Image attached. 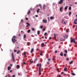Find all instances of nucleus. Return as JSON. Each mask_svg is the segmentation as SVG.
<instances>
[{
    "instance_id": "nucleus-1",
    "label": "nucleus",
    "mask_w": 77,
    "mask_h": 77,
    "mask_svg": "<svg viewBox=\"0 0 77 77\" xmlns=\"http://www.w3.org/2000/svg\"><path fill=\"white\" fill-rule=\"evenodd\" d=\"M39 75H41V70H42L43 71V69H41V64H40L39 65Z\"/></svg>"
},
{
    "instance_id": "nucleus-2",
    "label": "nucleus",
    "mask_w": 77,
    "mask_h": 77,
    "mask_svg": "<svg viewBox=\"0 0 77 77\" xmlns=\"http://www.w3.org/2000/svg\"><path fill=\"white\" fill-rule=\"evenodd\" d=\"M15 38H16V36L14 35L13 36V38H12L11 41L12 42H13V44H14V43L17 41V40H15Z\"/></svg>"
},
{
    "instance_id": "nucleus-3",
    "label": "nucleus",
    "mask_w": 77,
    "mask_h": 77,
    "mask_svg": "<svg viewBox=\"0 0 77 77\" xmlns=\"http://www.w3.org/2000/svg\"><path fill=\"white\" fill-rule=\"evenodd\" d=\"M70 42L71 43L73 42V43H75V44H76V42H75V39L74 38L71 39L70 40Z\"/></svg>"
},
{
    "instance_id": "nucleus-4",
    "label": "nucleus",
    "mask_w": 77,
    "mask_h": 77,
    "mask_svg": "<svg viewBox=\"0 0 77 77\" xmlns=\"http://www.w3.org/2000/svg\"><path fill=\"white\" fill-rule=\"evenodd\" d=\"M12 56V59L13 62H14L15 61V59H14V54L13 53H11Z\"/></svg>"
},
{
    "instance_id": "nucleus-5",
    "label": "nucleus",
    "mask_w": 77,
    "mask_h": 77,
    "mask_svg": "<svg viewBox=\"0 0 77 77\" xmlns=\"http://www.w3.org/2000/svg\"><path fill=\"white\" fill-rule=\"evenodd\" d=\"M64 0H60L58 3L59 4H62V3H63V2Z\"/></svg>"
},
{
    "instance_id": "nucleus-6",
    "label": "nucleus",
    "mask_w": 77,
    "mask_h": 77,
    "mask_svg": "<svg viewBox=\"0 0 77 77\" xmlns=\"http://www.w3.org/2000/svg\"><path fill=\"white\" fill-rule=\"evenodd\" d=\"M43 23H47V20H45V19H44L42 20Z\"/></svg>"
},
{
    "instance_id": "nucleus-7",
    "label": "nucleus",
    "mask_w": 77,
    "mask_h": 77,
    "mask_svg": "<svg viewBox=\"0 0 77 77\" xmlns=\"http://www.w3.org/2000/svg\"><path fill=\"white\" fill-rule=\"evenodd\" d=\"M26 24L27 25L26 26V27H28L30 26V24L28 23V22L26 23Z\"/></svg>"
},
{
    "instance_id": "nucleus-8",
    "label": "nucleus",
    "mask_w": 77,
    "mask_h": 77,
    "mask_svg": "<svg viewBox=\"0 0 77 77\" xmlns=\"http://www.w3.org/2000/svg\"><path fill=\"white\" fill-rule=\"evenodd\" d=\"M63 9V7H62L61 8H60V11L61 12H62V10Z\"/></svg>"
},
{
    "instance_id": "nucleus-9",
    "label": "nucleus",
    "mask_w": 77,
    "mask_h": 77,
    "mask_svg": "<svg viewBox=\"0 0 77 77\" xmlns=\"http://www.w3.org/2000/svg\"><path fill=\"white\" fill-rule=\"evenodd\" d=\"M34 51V50L33 49V48H32L31 49V51H30L31 53H33V52Z\"/></svg>"
},
{
    "instance_id": "nucleus-10",
    "label": "nucleus",
    "mask_w": 77,
    "mask_h": 77,
    "mask_svg": "<svg viewBox=\"0 0 77 77\" xmlns=\"http://www.w3.org/2000/svg\"><path fill=\"white\" fill-rule=\"evenodd\" d=\"M68 35H66L65 36H64L63 37H64V38L66 39H67V38H68Z\"/></svg>"
},
{
    "instance_id": "nucleus-11",
    "label": "nucleus",
    "mask_w": 77,
    "mask_h": 77,
    "mask_svg": "<svg viewBox=\"0 0 77 77\" xmlns=\"http://www.w3.org/2000/svg\"><path fill=\"white\" fill-rule=\"evenodd\" d=\"M45 5H43V9H45Z\"/></svg>"
},
{
    "instance_id": "nucleus-12",
    "label": "nucleus",
    "mask_w": 77,
    "mask_h": 77,
    "mask_svg": "<svg viewBox=\"0 0 77 77\" xmlns=\"http://www.w3.org/2000/svg\"><path fill=\"white\" fill-rule=\"evenodd\" d=\"M30 13V10H29L27 14V15H29V14Z\"/></svg>"
},
{
    "instance_id": "nucleus-13",
    "label": "nucleus",
    "mask_w": 77,
    "mask_h": 77,
    "mask_svg": "<svg viewBox=\"0 0 77 77\" xmlns=\"http://www.w3.org/2000/svg\"><path fill=\"white\" fill-rule=\"evenodd\" d=\"M11 69V67H10V66H8V70H10V69Z\"/></svg>"
},
{
    "instance_id": "nucleus-14",
    "label": "nucleus",
    "mask_w": 77,
    "mask_h": 77,
    "mask_svg": "<svg viewBox=\"0 0 77 77\" xmlns=\"http://www.w3.org/2000/svg\"><path fill=\"white\" fill-rule=\"evenodd\" d=\"M26 34H24V35L23 39H26Z\"/></svg>"
},
{
    "instance_id": "nucleus-15",
    "label": "nucleus",
    "mask_w": 77,
    "mask_h": 77,
    "mask_svg": "<svg viewBox=\"0 0 77 77\" xmlns=\"http://www.w3.org/2000/svg\"><path fill=\"white\" fill-rule=\"evenodd\" d=\"M44 43H42L41 45V46L42 47H44Z\"/></svg>"
},
{
    "instance_id": "nucleus-16",
    "label": "nucleus",
    "mask_w": 77,
    "mask_h": 77,
    "mask_svg": "<svg viewBox=\"0 0 77 77\" xmlns=\"http://www.w3.org/2000/svg\"><path fill=\"white\" fill-rule=\"evenodd\" d=\"M74 24H77V22H76L75 20H74Z\"/></svg>"
},
{
    "instance_id": "nucleus-17",
    "label": "nucleus",
    "mask_w": 77,
    "mask_h": 77,
    "mask_svg": "<svg viewBox=\"0 0 77 77\" xmlns=\"http://www.w3.org/2000/svg\"><path fill=\"white\" fill-rule=\"evenodd\" d=\"M60 55L61 56H63V54L62 53V52H61V53L60 54Z\"/></svg>"
},
{
    "instance_id": "nucleus-18",
    "label": "nucleus",
    "mask_w": 77,
    "mask_h": 77,
    "mask_svg": "<svg viewBox=\"0 0 77 77\" xmlns=\"http://www.w3.org/2000/svg\"><path fill=\"white\" fill-rule=\"evenodd\" d=\"M67 69V68H66V67H65V68H64V71H66Z\"/></svg>"
},
{
    "instance_id": "nucleus-19",
    "label": "nucleus",
    "mask_w": 77,
    "mask_h": 77,
    "mask_svg": "<svg viewBox=\"0 0 77 77\" xmlns=\"http://www.w3.org/2000/svg\"><path fill=\"white\" fill-rule=\"evenodd\" d=\"M17 69H19V67H20V66L19 65H17Z\"/></svg>"
},
{
    "instance_id": "nucleus-20",
    "label": "nucleus",
    "mask_w": 77,
    "mask_h": 77,
    "mask_svg": "<svg viewBox=\"0 0 77 77\" xmlns=\"http://www.w3.org/2000/svg\"><path fill=\"white\" fill-rule=\"evenodd\" d=\"M73 62V61H71V62H69V64H72V63Z\"/></svg>"
},
{
    "instance_id": "nucleus-21",
    "label": "nucleus",
    "mask_w": 77,
    "mask_h": 77,
    "mask_svg": "<svg viewBox=\"0 0 77 77\" xmlns=\"http://www.w3.org/2000/svg\"><path fill=\"white\" fill-rule=\"evenodd\" d=\"M37 33H38V35H39V34H40V32H39V31H38Z\"/></svg>"
},
{
    "instance_id": "nucleus-22",
    "label": "nucleus",
    "mask_w": 77,
    "mask_h": 77,
    "mask_svg": "<svg viewBox=\"0 0 77 77\" xmlns=\"http://www.w3.org/2000/svg\"><path fill=\"white\" fill-rule=\"evenodd\" d=\"M67 8H68V6H66L65 7V10H66L67 9Z\"/></svg>"
},
{
    "instance_id": "nucleus-23",
    "label": "nucleus",
    "mask_w": 77,
    "mask_h": 77,
    "mask_svg": "<svg viewBox=\"0 0 77 77\" xmlns=\"http://www.w3.org/2000/svg\"><path fill=\"white\" fill-rule=\"evenodd\" d=\"M72 75H75V73L72 72Z\"/></svg>"
},
{
    "instance_id": "nucleus-24",
    "label": "nucleus",
    "mask_w": 77,
    "mask_h": 77,
    "mask_svg": "<svg viewBox=\"0 0 77 77\" xmlns=\"http://www.w3.org/2000/svg\"><path fill=\"white\" fill-rule=\"evenodd\" d=\"M40 29H42V28H43V26L42 25H41L40 26Z\"/></svg>"
},
{
    "instance_id": "nucleus-25",
    "label": "nucleus",
    "mask_w": 77,
    "mask_h": 77,
    "mask_svg": "<svg viewBox=\"0 0 77 77\" xmlns=\"http://www.w3.org/2000/svg\"><path fill=\"white\" fill-rule=\"evenodd\" d=\"M54 18V17H50V19H51V20H53V19Z\"/></svg>"
},
{
    "instance_id": "nucleus-26",
    "label": "nucleus",
    "mask_w": 77,
    "mask_h": 77,
    "mask_svg": "<svg viewBox=\"0 0 77 77\" xmlns=\"http://www.w3.org/2000/svg\"><path fill=\"white\" fill-rule=\"evenodd\" d=\"M71 12H69V16H70V15H71Z\"/></svg>"
},
{
    "instance_id": "nucleus-27",
    "label": "nucleus",
    "mask_w": 77,
    "mask_h": 77,
    "mask_svg": "<svg viewBox=\"0 0 77 77\" xmlns=\"http://www.w3.org/2000/svg\"><path fill=\"white\" fill-rule=\"evenodd\" d=\"M64 52H66V53H67V50H64Z\"/></svg>"
},
{
    "instance_id": "nucleus-28",
    "label": "nucleus",
    "mask_w": 77,
    "mask_h": 77,
    "mask_svg": "<svg viewBox=\"0 0 77 77\" xmlns=\"http://www.w3.org/2000/svg\"><path fill=\"white\" fill-rule=\"evenodd\" d=\"M30 30L29 29L28 30L27 32L28 33H30Z\"/></svg>"
},
{
    "instance_id": "nucleus-29",
    "label": "nucleus",
    "mask_w": 77,
    "mask_h": 77,
    "mask_svg": "<svg viewBox=\"0 0 77 77\" xmlns=\"http://www.w3.org/2000/svg\"><path fill=\"white\" fill-rule=\"evenodd\" d=\"M39 9H38L37 11V12L38 13L39 12Z\"/></svg>"
},
{
    "instance_id": "nucleus-30",
    "label": "nucleus",
    "mask_w": 77,
    "mask_h": 77,
    "mask_svg": "<svg viewBox=\"0 0 77 77\" xmlns=\"http://www.w3.org/2000/svg\"><path fill=\"white\" fill-rule=\"evenodd\" d=\"M30 44V43L29 42H27V45H29Z\"/></svg>"
},
{
    "instance_id": "nucleus-31",
    "label": "nucleus",
    "mask_w": 77,
    "mask_h": 77,
    "mask_svg": "<svg viewBox=\"0 0 77 77\" xmlns=\"http://www.w3.org/2000/svg\"><path fill=\"white\" fill-rule=\"evenodd\" d=\"M20 50L18 51V52H17V54H19L20 53Z\"/></svg>"
},
{
    "instance_id": "nucleus-32",
    "label": "nucleus",
    "mask_w": 77,
    "mask_h": 77,
    "mask_svg": "<svg viewBox=\"0 0 77 77\" xmlns=\"http://www.w3.org/2000/svg\"><path fill=\"white\" fill-rule=\"evenodd\" d=\"M71 9V7H69V10L70 11Z\"/></svg>"
},
{
    "instance_id": "nucleus-33",
    "label": "nucleus",
    "mask_w": 77,
    "mask_h": 77,
    "mask_svg": "<svg viewBox=\"0 0 77 77\" xmlns=\"http://www.w3.org/2000/svg\"><path fill=\"white\" fill-rule=\"evenodd\" d=\"M32 30L33 31H34V30H35V29H34L33 28H32Z\"/></svg>"
},
{
    "instance_id": "nucleus-34",
    "label": "nucleus",
    "mask_w": 77,
    "mask_h": 77,
    "mask_svg": "<svg viewBox=\"0 0 77 77\" xmlns=\"http://www.w3.org/2000/svg\"><path fill=\"white\" fill-rule=\"evenodd\" d=\"M54 39L55 40H56V35H55V34H54Z\"/></svg>"
},
{
    "instance_id": "nucleus-35",
    "label": "nucleus",
    "mask_w": 77,
    "mask_h": 77,
    "mask_svg": "<svg viewBox=\"0 0 77 77\" xmlns=\"http://www.w3.org/2000/svg\"><path fill=\"white\" fill-rule=\"evenodd\" d=\"M65 40L64 39H60V41H64Z\"/></svg>"
},
{
    "instance_id": "nucleus-36",
    "label": "nucleus",
    "mask_w": 77,
    "mask_h": 77,
    "mask_svg": "<svg viewBox=\"0 0 77 77\" xmlns=\"http://www.w3.org/2000/svg\"><path fill=\"white\" fill-rule=\"evenodd\" d=\"M66 56V54H64V56L65 57V56Z\"/></svg>"
},
{
    "instance_id": "nucleus-37",
    "label": "nucleus",
    "mask_w": 77,
    "mask_h": 77,
    "mask_svg": "<svg viewBox=\"0 0 77 77\" xmlns=\"http://www.w3.org/2000/svg\"><path fill=\"white\" fill-rule=\"evenodd\" d=\"M55 53H57V51H55Z\"/></svg>"
},
{
    "instance_id": "nucleus-38",
    "label": "nucleus",
    "mask_w": 77,
    "mask_h": 77,
    "mask_svg": "<svg viewBox=\"0 0 77 77\" xmlns=\"http://www.w3.org/2000/svg\"><path fill=\"white\" fill-rule=\"evenodd\" d=\"M46 34H47V32H45L44 34V35L45 36L46 35Z\"/></svg>"
},
{
    "instance_id": "nucleus-39",
    "label": "nucleus",
    "mask_w": 77,
    "mask_h": 77,
    "mask_svg": "<svg viewBox=\"0 0 77 77\" xmlns=\"http://www.w3.org/2000/svg\"><path fill=\"white\" fill-rule=\"evenodd\" d=\"M22 23H23V20H21V21Z\"/></svg>"
},
{
    "instance_id": "nucleus-40",
    "label": "nucleus",
    "mask_w": 77,
    "mask_h": 77,
    "mask_svg": "<svg viewBox=\"0 0 77 77\" xmlns=\"http://www.w3.org/2000/svg\"><path fill=\"white\" fill-rule=\"evenodd\" d=\"M24 54L25 56H26V53H25V52H24Z\"/></svg>"
},
{
    "instance_id": "nucleus-41",
    "label": "nucleus",
    "mask_w": 77,
    "mask_h": 77,
    "mask_svg": "<svg viewBox=\"0 0 77 77\" xmlns=\"http://www.w3.org/2000/svg\"><path fill=\"white\" fill-rule=\"evenodd\" d=\"M30 62L32 63H33V61H30Z\"/></svg>"
},
{
    "instance_id": "nucleus-42",
    "label": "nucleus",
    "mask_w": 77,
    "mask_h": 77,
    "mask_svg": "<svg viewBox=\"0 0 77 77\" xmlns=\"http://www.w3.org/2000/svg\"><path fill=\"white\" fill-rule=\"evenodd\" d=\"M47 63L48 64V65H49V64H50V63L48 62H47Z\"/></svg>"
},
{
    "instance_id": "nucleus-43",
    "label": "nucleus",
    "mask_w": 77,
    "mask_h": 77,
    "mask_svg": "<svg viewBox=\"0 0 77 77\" xmlns=\"http://www.w3.org/2000/svg\"><path fill=\"white\" fill-rule=\"evenodd\" d=\"M25 20H28V18H25Z\"/></svg>"
},
{
    "instance_id": "nucleus-44",
    "label": "nucleus",
    "mask_w": 77,
    "mask_h": 77,
    "mask_svg": "<svg viewBox=\"0 0 77 77\" xmlns=\"http://www.w3.org/2000/svg\"><path fill=\"white\" fill-rule=\"evenodd\" d=\"M66 60H69V58H67L66 59Z\"/></svg>"
},
{
    "instance_id": "nucleus-45",
    "label": "nucleus",
    "mask_w": 77,
    "mask_h": 77,
    "mask_svg": "<svg viewBox=\"0 0 77 77\" xmlns=\"http://www.w3.org/2000/svg\"><path fill=\"white\" fill-rule=\"evenodd\" d=\"M66 22H64V24H66Z\"/></svg>"
},
{
    "instance_id": "nucleus-46",
    "label": "nucleus",
    "mask_w": 77,
    "mask_h": 77,
    "mask_svg": "<svg viewBox=\"0 0 77 77\" xmlns=\"http://www.w3.org/2000/svg\"><path fill=\"white\" fill-rule=\"evenodd\" d=\"M39 64H38L37 65V66H39Z\"/></svg>"
},
{
    "instance_id": "nucleus-47",
    "label": "nucleus",
    "mask_w": 77,
    "mask_h": 77,
    "mask_svg": "<svg viewBox=\"0 0 77 77\" xmlns=\"http://www.w3.org/2000/svg\"><path fill=\"white\" fill-rule=\"evenodd\" d=\"M43 30H45V28H44L42 29Z\"/></svg>"
},
{
    "instance_id": "nucleus-48",
    "label": "nucleus",
    "mask_w": 77,
    "mask_h": 77,
    "mask_svg": "<svg viewBox=\"0 0 77 77\" xmlns=\"http://www.w3.org/2000/svg\"><path fill=\"white\" fill-rule=\"evenodd\" d=\"M54 59H55V58H53L52 59V60H54Z\"/></svg>"
},
{
    "instance_id": "nucleus-49",
    "label": "nucleus",
    "mask_w": 77,
    "mask_h": 77,
    "mask_svg": "<svg viewBox=\"0 0 77 77\" xmlns=\"http://www.w3.org/2000/svg\"><path fill=\"white\" fill-rule=\"evenodd\" d=\"M40 55H41V56H42V53L40 54Z\"/></svg>"
},
{
    "instance_id": "nucleus-50",
    "label": "nucleus",
    "mask_w": 77,
    "mask_h": 77,
    "mask_svg": "<svg viewBox=\"0 0 77 77\" xmlns=\"http://www.w3.org/2000/svg\"><path fill=\"white\" fill-rule=\"evenodd\" d=\"M37 51H38L39 50V48H37L36 49Z\"/></svg>"
},
{
    "instance_id": "nucleus-51",
    "label": "nucleus",
    "mask_w": 77,
    "mask_h": 77,
    "mask_svg": "<svg viewBox=\"0 0 77 77\" xmlns=\"http://www.w3.org/2000/svg\"><path fill=\"white\" fill-rule=\"evenodd\" d=\"M59 77H62L60 75H59Z\"/></svg>"
},
{
    "instance_id": "nucleus-52",
    "label": "nucleus",
    "mask_w": 77,
    "mask_h": 77,
    "mask_svg": "<svg viewBox=\"0 0 77 77\" xmlns=\"http://www.w3.org/2000/svg\"><path fill=\"white\" fill-rule=\"evenodd\" d=\"M63 74V72H61V74Z\"/></svg>"
},
{
    "instance_id": "nucleus-53",
    "label": "nucleus",
    "mask_w": 77,
    "mask_h": 77,
    "mask_svg": "<svg viewBox=\"0 0 77 77\" xmlns=\"http://www.w3.org/2000/svg\"><path fill=\"white\" fill-rule=\"evenodd\" d=\"M18 75H21V74H20V73H18Z\"/></svg>"
},
{
    "instance_id": "nucleus-54",
    "label": "nucleus",
    "mask_w": 77,
    "mask_h": 77,
    "mask_svg": "<svg viewBox=\"0 0 77 77\" xmlns=\"http://www.w3.org/2000/svg\"><path fill=\"white\" fill-rule=\"evenodd\" d=\"M35 17H38V15H35Z\"/></svg>"
},
{
    "instance_id": "nucleus-55",
    "label": "nucleus",
    "mask_w": 77,
    "mask_h": 77,
    "mask_svg": "<svg viewBox=\"0 0 77 77\" xmlns=\"http://www.w3.org/2000/svg\"><path fill=\"white\" fill-rule=\"evenodd\" d=\"M75 5H77V2H75Z\"/></svg>"
},
{
    "instance_id": "nucleus-56",
    "label": "nucleus",
    "mask_w": 77,
    "mask_h": 77,
    "mask_svg": "<svg viewBox=\"0 0 77 77\" xmlns=\"http://www.w3.org/2000/svg\"><path fill=\"white\" fill-rule=\"evenodd\" d=\"M25 63H25V62H23V65H24V64H25Z\"/></svg>"
},
{
    "instance_id": "nucleus-57",
    "label": "nucleus",
    "mask_w": 77,
    "mask_h": 77,
    "mask_svg": "<svg viewBox=\"0 0 77 77\" xmlns=\"http://www.w3.org/2000/svg\"><path fill=\"white\" fill-rule=\"evenodd\" d=\"M12 77H15V75H12Z\"/></svg>"
},
{
    "instance_id": "nucleus-58",
    "label": "nucleus",
    "mask_w": 77,
    "mask_h": 77,
    "mask_svg": "<svg viewBox=\"0 0 77 77\" xmlns=\"http://www.w3.org/2000/svg\"><path fill=\"white\" fill-rule=\"evenodd\" d=\"M49 39H51V37H50L49 38Z\"/></svg>"
},
{
    "instance_id": "nucleus-59",
    "label": "nucleus",
    "mask_w": 77,
    "mask_h": 77,
    "mask_svg": "<svg viewBox=\"0 0 77 77\" xmlns=\"http://www.w3.org/2000/svg\"><path fill=\"white\" fill-rule=\"evenodd\" d=\"M12 71V70H11L10 71V72H11Z\"/></svg>"
},
{
    "instance_id": "nucleus-60",
    "label": "nucleus",
    "mask_w": 77,
    "mask_h": 77,
    "mask_svg": "<svg viewBox=\"0 0 77 77\" xmlns=\"http://www.w3.org/2000/svg\"><path fill=\"white\" fill-rule=\"evenodd\" d=\"M14 52H16V51H16V50H14Z\"/></svg>"
},
{
    "instance_id": "nucleus-61",
    "label": "nucleus",
    "mask_w": 77,
    "mask_h": 77,
    "mask_svg": "<svg viewBox=\"0 0 77 77\" xmlns=\"http://www.w3.org/2000/svg\"><path fill=\"white\" fill-rule=\"evenodd\" d=\"M64 21V20L63 19L62 20V21L63 22Z\"/></svg>"
},
{
    "instance_id": "nucleus-62",
    "label": "nucleus",
    "mask_w": 77,
    "mask_h": 77,
    "mask_svg": "<svg viewBox=\"0 0 77 77\" xmlns=\"http://www.w3.org/2000/svg\"><path fill=\"white\" fill-rule=\"evenodd\" d=\"M66 33L68 32V30H67L66 31Z\"/></svg>"
},
{
    "instance_id": "nucleus-63",
    "label": "nucleus",
    "mask_w": 77,
    "mask_h": 77,
    "mask_svg": "<svg viewBox=\"0 0 77 77\" xmlns=\"http://www.w3.org/2000/svg\"><path fill=\"white\" fill-rule=\"evenodd\" d=\"M64 75H66L65 74H64Z\"/></svg>"
},
{
    "instance_id": "nucleus-64",
    "label": "nucleus",
    "mask_w": 77,
    "mask_h": 77,
    "mask_svg": "<svg viewBox=\"0 0 77 77\" xmlns=\"http://www.w3.org/2000/svg\"><path fill=\"white\" fill-rule=\"evenodd\" d=\"M76 21H77V19H76V20H75Z\"/></svg>"
}]
</instances>
